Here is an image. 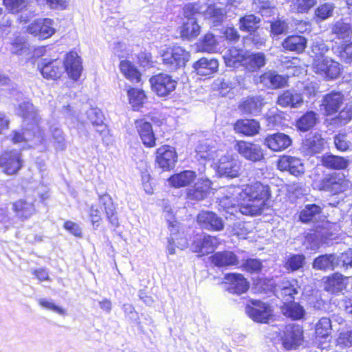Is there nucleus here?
I'll list each match as a JSON object with an SVG mask.
<instances>
[{"label":"nucleus","instance_id":"1","mask_svg":"<svg viewBox=\"0 0 352 352\" xmlns=\"http://www.w3.org/2000/svg\"><path fill=\"white\" fill-rule=\"evenodd\" d=\"M219 206L230 214L237 206L242 214H260L271 197L267 185L255 182L243 186H230L220 189Z\"/></svg>","mask_w":352,"mask_h":352},{"label":"nucleus","instance_id":"2","mask_svg":"<svg viewBox=\"0 0 352 352\" xmlns=\"http://www.w3.org/2000/svg\"><path fill=\"white\" fill-rule=\"evenodd\" d=\"M16 111L23 118V129L21 131H14L12 142L15 144L27 142L29 146L45 144L43 133L38 125L39 119L32 104L24 100L19 104Z\"/></svg>","mask_w":352,"mask_h":352},{"label":"nucleus","instance_id":"3","mask_svg":"<svg viewBox=\"0 0 352 352\" xmlns=\"http://www.w3.org/2000/svg\"><path fill=\"white\" fill-rule=\"evenodd\" d=\"M190 57V53L180 46L167 48L162 54L163 64L170 71L184 67Z\"/></svg>","mask_w":352,"mask_h":352},{"label":"nucleus","instance_id":"4","mask_svg":"<svg viewBox=\"0 0 352 352\" xmlns=\"http://www.w3.org/2000/svg\"><path fill=\"white\" fill-rule=\"evenodd\" d=\"M312 69L316 74L326 80L336 79L341 73L340 63L329 57L314 58Z\"/></svg>","mask_w":352,"mask_h":352},{"label":"nucleus","instance_id":"5","mask_svg":"<svg viewBox=\"0 0 352 352\" xmlns=\"http://www.w3.org/2000/svg\"><path fill=\"white\" fill-rule=\"evenodd\" d=\"M313 186L315 189L336 195L344 191L346 182L343 174L333 173L314 182Z\"/></svg>","mask_w":352,"mask_h":352},{"label":"nucleus","instance_id":"6","mask_svg":"<svg viewBox=\"0 0 352 352\" xmlns=\"http://www.w3.org/2000/svg\"><path fill=\"white\" fill-rule=\"evenodd\" d=\"M278 335L284 348L289 350L301 344L303 339V330L298 324H289L280 329Z\"/></svg>","mask_w":352,"mask_h":352},{"label":"nucleus","instance_id":"7","mask_svg":"<svg viewBox=\"0 0 352 352\" xmlns=\"http://www.w3.org/2000/svg\"><path fill=\"white\" fill-rule=\"evenodd\" d=\"M27 32L40 39L48 38L56 32L54 22L48 18L36 19L28 25Z\"/></svg>","mask_w":352,"mask_h":352},{"label":"nucleus","instance_id":"8","mask_svg":"<svg viewBox=\"0 0 352 352\" xmlns=\"http://www.w3.org/2000/svg\"><path fill=\"white\" fill-rule=\"evenodd\" d=\"M152 90L159 96H166L173 92L177 85V81L168 74H160L150 78Z\"/></svg>","mask_w":352,"mask_h":352},{"label":"nucleus","instance_id":"9","mask_svg":"<svg viewBox=\"0 0 352 352\" xmlns=\"http://www.w3.org/2000/svg\"><path fill=\"white\" fill-rule=\"evenodd\" d=\"M38 69L46 79L56 80L63 73V62L60 59L43 58L38 63Z\"/></svg>","mask_w":352,"mask_h":352},{"label":"nucleus","instance_id":"10","mask_svg":"<svg viewBox=\"0 0 352 352\" xmlns=\"http://www.w3.org/2000/svg\"><path fill=\"white\" fill-rule=\"evenodd\" d=\"M344 96L339 91H332L323 96L320 104L324 114L330 116L338 113L344 105Z\"/></svg>","mask_w":352,"mask_h":352},{"label":"nucleus","instance_id":"11","mask_svg":"<svg viewBox=\"0 0 352 352\" xmlns=\"http://www.w3.org/2000/svg\"><path fill=\"white\" fill-rule=\"evenodd\" d=\"M245 311L248 315L257 322H267L272 316L270 307L260 300L251 301V305H247Z\"/></svg>","mask_w":352,"mask_h":352},{"label":"nucleus","instance_id":"12","mask_svg":"<svg viewBox=\"0 0 352 352\" xmlns=\"http://www.w3.org/2000/svg\"><path fill=\"white\" fill-rule=\"evenodd\" d=\"M177 160V155L173 147L164 145L156 151V162L164 170L173 168Z\"/></svg>","mask_w":352,"mask_h":352},{"label":"nucleus","instance_id":"13","mask_svg":"<svg viewBox=\"0 0 352 352\" xmlns=\"http://www.w3.org/2000/svg\"><path fill=\"white\" fill-rule=\"evenodd\" d=\"M225 288L232 294H241L249 289V283L241 274L229 273L224 276Z\"/></svg>","mask_w":352,"mask_h":352},{"label":"nucleus","instance_id":"14","mask_svg":"<svg viewBox=\"0 0 352 352\" xmlns=\"http://www.w3.org/2000/svg\"><path fill=\"white\" fill-rule=\"evenodd\" d=\"M241 170L240 162L231 155H224L219 160L217 171L221 176L236 177Z\"/></svg>","mask_w":352,"mask_h":352},{"label":"nucleus","instance_id":"15","mask_svg":"<svg viewBox=\"0 0 352 352\" xmlns=\"http://www.w3.org/2000/svg\"><path fill=\"white\" fill-rule=\"evenodd\" d=\"M236 148L242 157L253 162H259L264 157L261 147L252 142L239 141Z\"/></svg>","mask_w":352,"mask_h":352},{"label":"nucleus","instance_id":"16","mask_svg":"<svg viewBox=\"0 0 352 352\" xmlns=\"http://www.w3.org/2000/svg\"><path fill=\"white\" fill-rule=\"evenodd\" d=\"M22 161L19 152H6L0 157V167L7 175L15 174L21 167Z\"/></svg>","mask_w":352,"mask_h":352},{"label":"nucleus","instance_id":"17","mask_svg":"<svg viewBox=\"0 0 352 352\" xmlns=\"http://www.w3.org/2000/svg\"><path fill=\"white\" fill-rule=\"evenodd\" d=\"M220 243L219 239L216 236H199L193 241L191 249L194 252L201 253L204 255L212 252Z\"/></svg>","mask_w":352,"mask_h":352},{"label":"nucleus","instance_id":"18","mask_svg":"<svg viewBox=\"0 0 352 352\" xmlns=\"http://www.w3.org/2000/svg\"><path fill=\"white\" fill-rule=\"evenodd\" d=\"M197 221L201 228L208 230L220 231L224 228L222 219L213 212L201 211L197 215Z\"/></svg>","mask_w":352,"mask_h":352},{"label":"nucleus","instance_id":"19","mask_svg":"<svg viewBox=\"0 0 352 352\" xmlns=\"http://www.w3.org/2000/svg\"><path fill=\"white\" fill-rule=\"evenodd\" d=\"M135 126L145 146L152 148L156 145L153 127L149 122L144 119L137 120L135 122Z\"/></svg>","mask_w":352,"mask_h":352},{"label":"nucleus","instance_id":"20","mask_svg":"<svg viewBox=\"0 0 352 352\" xmlns=\"http://www.w3.org/2000/svg\"><path fill=\"white\" fill-rule=\"evenodd\" d=\"M278 168L282 171L287 170L292 175L298 176L304 173L305 167L300 158L283 155L278 160Z\"/></svg>","mask_w":352,"mask_h":352},{"label":"nucleus","instance_id":"21","mask_svg":"<svg viewBox=\"0 0 352 352\" xmlns=\"http://www.w3.org/2000/svg\"><path fill=\"white\" fill-rule=\"evenodd\" d=\"M64 68L69 78L74 80L79 78L82 67L81 59L76 52H70L66 55L63 63Z\"/></svg>","mask_w":352,"mask_h":352},{"label":"nucleus","instance_id":"22","mask_svg":"<svg viewBox=\"0 0 352 352\" xmlns=\"http://www.w3.org/2000/svg\"><path fill=\"white\" fill-rule=\"evenodd\" d=\"M210 260L217 267H228L240 263L237 256L228 250L215 252L210 257Z\"/></svg>","mask_w":352,"mask_h":352},{"label":"nucleus","instance_id":"23","mask_svg":"<svg viewBox=\"0 0 352 352\" xmlns=\"http://www.w3.org/2000/svg\"><path fill=\"white\" fill-rule=\"evenodd\" d=\"M290 137L283 133H277L268 135L264 144L274 151H281L287 148L292 144Z\"/></svg>","mask_w":352,"mask_h":352},{"label":"nucleus","instance_id":"24","mask_svg":"<svg viewBox=\"0 0 352 352\" xmlns=\"http://www.w3.org/2000/svg\"><path fill=\"white\" fill-rule=\"evenodd\" d=\"M211 188V182L208 179H199L187 191V198L191 201H201L205 199Z\"/></svg>","mask_w":352,"mask_h":352},{"label":"nucleus","instance_id":"25","mask_svg":"<svg viewBox=\"0 0 352 352\" xmlns=\"http://www.w3.org/2000/svg\"><path fill=\"white\" fill-rule=\"evenodd\" d=\"M279 288V291L276 289V292L284 302H292L295 295L298 294L300 290L298 282L295 279L283 280Z\"/></svg>","mask_w":352,"mask_h":352},{"label":"nucleus","instance_id":"26","mask_svg":"<svg viewBox=\"0 0 352 352\" xmlns=\"http://www.w3.org/2000/svg\"><path fill=\"white\" fill-rule=\"evenodd\" d=\"M264 104L265 102L261 97H250L244 100L239 107L243 114L256 116L261 113Z\"/></svg>","mask_w":352,"mask_h":352},{"label":"nucleus","instance_id":"27","mask_svg":"<svg viewBox=\"0 0 352 352\" xmlns=\"http://www.w3.org/2000/svg\"><path fill=\"white\" fill-rule=\"evenodd\" d=\"M303 103L300 94L295 90H287L280 94L277 100V104L283 107L298 108Z\"/></svg>","mask_w":352,"mask_h":352},{"label":"nucleus","instance_id":"28","mask_svg":"<svg viewBox=\"0 0 352 352\" xmlns=\"http://www.w3.org/2000/svg\"><path fill=\"white\" fill-rule=\"evenodd\" d=\"M219 63L214 58H201L193 65V68L199 76H208L217 72Z\"/></svg>","mask_w":352,"mask_h":352},{"label":"nucleus","instance_id":"29","mask_svg":"<svg viewBox=\"0 0 352 352\" xmlns=\"http://www.w3.org/2000/svg\"><path fill=\"white\" fill-rule=\"evenodd\" d=\"M234 129L236 133L247 136H254L259 133L261 126L260 123L254 119L240 120L235 123Z\"/></svg>","mask_w":352,"mask_h":352},{"label":"nucleus","instance_id":"30","mask_svg":"<svg viewBox=\"0 0 352 352\" xmlns=\"http://www.w3.org/2000/svg\"><path fill=\"white\" fill-rule=\"evenodd\" d=\"M99 205L103 208L109 223L113 226L118 227L119 225L118 219L111 197L107 194L100 195L99 197Z\"/></svg>","mask_w":352,"mask_h":352},{"label":"nucleus","instance_id":"31","mask_svg":"<svg viewBox=\"0 0 352 352\" xmlns=\"http://www.w3.org/2000/svg\"><path fill=\"white\" fill-rule=\"evenodd\" d=\"M197 177L195 172L192 170H184L179 173L172 175L168 179L170 186L175 188L185 187L193 182Z\"/></svg>","mask_w":352,"mask_h":352},{"label":"nucleus","instance_id":"32","mask_svg":"<svg viewBox=\"0 0 352 352\" xmlns=\"http://www.w3.org/2000/svg\"><path fill=\"white\" fill-rule=\"evenodd\" d=\"M245 53L236 47L228 50L223 55L226 65L230 67H238L244 63Z\"/></svg>","mask_w":352,"mask_h":352},{"label":"nucleus","instance_id":"33","mask_svg":"<svg viewBox=\"0 0 352 352\" xmlns=\"http://www.w3.org/2000/svg\"><path fill=\"white\" fill-rule=\"evenodd\" d=\"M324 140L319 134L309 135L302 142V148L307 153H320L324 146Z\"/></svg>","mask_w":352,"mask_h":352},{"label":"nucleus","instance_id":"34","mask_svg":"<svg viewBox=\"0 0 352 352\" xmlns=\"http://www.w3.org/2000/svg\"><path fill=\"white\" fill-rule=\"evenodd\" d=\"M119 67L121 73L127 80L133 83L140 82L141 74L131 62L127 60H121Z\"/></svg>","mask_w":352,"mask_h":352},{"label":"nucleus","instance_id":"35","mask_svg":"<svg viewBox=\"0 0 352 352\" xmlns=\"http://www.w3.org/2000/svg\"><path fill=\"white\" fill-rule=\"evenodd\" d=\"M200 33V26L195 18L189 19L184 21L180 27V36L184 39H192L197 37Z\"/></svg>","mask_w":352,"mask_h":352},{"label":"nucleus","instance_id":"36","mask_svg":"<svg viewBox=\"0 0 352 352\" xmlns=\"http://www.w3.org/2000/svg\"><path fill=\"white\" fill-rule=\"evenodd\" d=\"M322 164L331 169H345L349 164V160L343 157L333 155H325L322 157Z\"/></svg>","mask_w":352,"mask_h":352},{"label":"nucleus","instance_id":"37","mask_svg":"<svg viewBox=\"0 0 352 352\" xmlns=\"http://www.w3.org/2000/svg\"><path fill=\"white\" fill-rule=\"evenodd\" d=\"M129 104L135 111H139L146 101L144 91L138 88H130L127 91Z\"/></svg>","mask_w":352,"mask_h":352},{"label":"nucleus","instance_id":"38","mask_svg":"<svg viewBox=\"0 0 352 352\" xmlns=\"http://www.w3.org/2000/svg\"><path fill=\"white\" fill-rule=\"evenodd\" d=\"M12 209L16 216L21 219L30 217L35 212L34 204L26 200L20 199L12 205Z\"/></svg>","mask_w":352,"mask_h":352},{"label":"nucleus","instance_id":"39","mask_svg":"<svg viewBox=\"0 0 352 352\" xmlns=\"http://www.w3.org/2000/svg\"><path fill=\"white\" fill-rule=\"evenodd\" d=\"M307 45V39L302 36H290L283 42V47L289 51L298 53L304 51Z\"/></svg>","mask_w":352,"mask_h":352},{"label":"nucleus","instance_id":"40","mask_svg":"<svg viewBox=\"0 0 352 352\" xmlns=\"http://www.w3.org/2000/svg\"><path fill=\"white\" fill-rule=\"evenodd\" d=\"M265 64V56L262 52L245 55L243 66L248 71H255Z\"/></svg>","mask_w":352,"mask_h":352},{"label":"nucleus","instance_id":"41","mask_svg":"<svg viewBox=\"0 0 352 352\" xmlns=\"http://www.w3.org/2000/svg\"><path fill=\"white\" fill-rule=\"evenodd\" d=\"M336 254H324L317 257L313 263L314 268L320 270H333L338 267Z\"/></svg>","mask_w":352,"mask_h":352},{"label":"nucleus","instance_id":"42","mask_svg":"<svg viewBox=\"0 0 352 352\" xmlns=\"http://www.w3.org/2000/svg\"><path fill=\"white\" fill-rule=\"evenodd\" d=\"M261 82L267 87L279 88L287 83V80L280 74L274 72H268L261 76Z\"/></svg>","mask_w":352,"mask_h":352},{"label":"nucleus","instance_id":"43","mask_svg":"<svg viewBox=\"0 0 352 352\" xmlns=\"http://www.w3.org/2000/svg\"><path fill=\"white\" fill-rule=\"evenodd\" d=\"M283 314L288 318L293 320H300L303 318L305 311L304 308L296 302H284L282 307Z\"/></svg>","mask_w":352,"mask_h":352},{"label":"nucleus","instance_id":"44","mask_svg":"<svg viewBox=\"0 0 352 352\" xmlns=\"http://www.w3.org/2000/svg\"><path fill=\"white\" fill-rule=\"evenodd\" d=\"M344 287V278L340 274H334L331 276L327 277L324 284V289L331 293L341 292Z\"/></svg>","mask_w":352,"mask_h":352},{"label":"nucleus","instance_id":"45","mask_svg":"<svg viewBox=\"0 0 352 352\" xmlns=\"http://www.w3.org/2000/svg\"><path fill=\"white\" fill-rule=\"evenodd\" d=\"M261 19L254 14H248L239 19V27L243 32H254L259 25Z\"/></svg>","mask_w":352,"mask_h":352},{"label":"nucleus","instance_id":"46","mask_svg":"<svg viewBox=\"0 0 352 352\" xmlns=\"http://www.w3.org/2000/svg\"><path fill=\"white\" fill-rule=\"evenodd\" d=\"M320 212V206L316 204H307L301 210L299 219L303 223L313 221L317 219Z\"/></svg>","mask_w":352,"mask_h":352},{"label":"nucleus","instance_id":"47","mask_svg":"<svg viewBox=\"0 0 352 352\" xmlns=\"http://www.w3.org/2000/svg\"><path fill=\"white\" fill-rule=\"evenodd\" d=\"M317 120V114L314 111H310L298 119L296 126L301 131H307L316 124Z\"/></svg>","mask_w":352,"mask_h":352},{"label":"nucleus","instance_id":"48","mask_svg":"<svg viewBox=\"0 0 352 352\" xmlns=\"http://www.w3.org/2000/svg\"><path fill=\"white\" fill-rule=\"evenodd\" d=\"M331 32L338 38H346L352 34V26L349 23L344 22L341 19L333 23Z\"/></svg>","mask_w":352,"mask_h":352},{"label":"nucleus","instance_id":"49","mask_svg":"<svg viewBox=\"0 0 352 352\" xmlns=\"http://www.w3.org/2000/svg\"><path fill=\"white\" fill-rule=\"evenodd\" d=\"M87 120L96 127L97 131H102L104 129L103 124L104 116L102 111L98 108H91L86 112Z\"/></svg>","mask_w":352,"mask_h":352},{"label":"nucleus","instance_id":"50","mask_svg":"<svg viewBox=\"0 0 352 352\" xmlns=\"http://www.w3.org/2000/svg\"><path fill=\"white\" fill-rule=\"evenodd\" d=\"M210 146L208 140L201 142L196 148L197 157L203 160H214L216 157V151Z\"/></svg>","mask_w":352,"mask_h":352},{"label":"nucleus","instance_id":"51","mask_svg":"<svg viewBox=\"0 0 352 352\" xmlns=\"http://www.w3.org/2000/svg\"><path fill=\"white\" fill-rule=\"evenodd\" d=\"M205 16L212 21L213 23H221L226 18V12L215 5H210L205 11Z\"/></svg>","mask_w":352,"mask_h":352},{"label":"nucleus","instance_id":"52","mask_svg":"<svg viewBox=\"0 0 352 352\" xmlns=\"http://www.w3.org/2000/svg\"><path fill=\"white\" fill-rule=\"evenodd\" d=\"M328 237L326 234L324 228H322L320 230H317L313 234L309 235L306 239V242L308 243L310 240H312V243L307 246V248L311 250H316L319 248L320 243L324 242Z\"/></svg>","mask_w":352,"mask_h":352},{"label":"nucleus","instance_id":"53","mask_svg":"<svg viewBox=\"0 0 352 352\" xmlns=\"http://www.w3.org/2000/svg\"><path fill=\"white\" fill-rule=\"evenodd\" d=\"M333 326L331 319L322 318L316 324V333L318 336L325 338L330 334Z\"/></svg>","mask_w":352,"mask_h":352},{"label":"nucleus","instance_id":"54","mask_svg":"<svg viewBox=\"0 0 352 352\" xmlns=\"http://www.w3.org/2000/svg\"><path fill=\"white\" fill-rule=\"evenodd\" d=\"M316 0H293L292 10L297 13H307L316 4Z\"/></svg>","mask_w":352,"mask_h":352},{"label":"nucleus","instance_id":"55","mask_svg":"<svg viewBox=\"0 0 352 352\" xmlns=\"http://www.w3.org/2000/svg\"><path fill=\"white\" fill-rule=\"evenodd\" d=\"M54 146L56 150L63 151L65 148V140L62 130L58 126L50 127Z\"/></svg>","mask_w":352,"mask_h":352},{"label":"nucleus","instance_id":"56","mask_svg":"<svg viewBox=\"0 0 352 352\" xmlns=\"http://www.w3.org/2000/svg\"><path fill=\"white\" fill-rule=\"evenodd\" d=\"M305 256L302 254H294L288 257L285 262V267L292 272L296 271L303 267Z\"/></svg>","mask_w":352,"mask_h":352},{"label":"nucleus","instance_id":"57","mask_svg":"<svg viewBox=\"0 0 352 352\" xmlns=\"http://www.w3.org/2000/svg\"><path fill=\"white\" fill-rule=\"evenodd\" d=\"M217 47V41L212 34H206L200 42L199 47L203 52H212Z\"/></svg>","mask_w":352,"mask_h":352},{"label":"nucleus","instance_id":"58","mask_svg":"<svg viewBox=\"0 0 352 352\" xmlns=\"http://www.w3.org/2000/svg\"><path fill=\"white\" fill-rule=\"evenodd\" d=\"M6 8L12 13L21 12L28 6L26 0H3Z\"/></svg>","mask_w":352,"mask_h":352},{"label":"nucleus","instance_id":"59","mask_svg":"<svg viewBox=\"0 0 352 352\" xmlns=\"http://www.w3.org/2000/svg\"><path fill=\"white\" fill-rule=\"evenodd\" d=\"M336 263L338 267L348 268L352 267V250L348 249L344 252L336 256Z\"/></svg>","mask_w":352,"mask_h":352},{"label":"nucleus","instance_id":"60","mask_svg":"<svg viewBox=\"0 0 352 352\" xmlns=\"http://www.w3.org/2000/svg\"><path fill=\"white\" fill-rule=\"evenodd\" d=\"M329 51L327 45L322 41H316L311 45V53L314 58L326 57L324 55Z\"/></svg>","mask_w":352,"mask_h":352},{"label":"nucleus","instance_id":"61","mask_svg":"<svg viewBox=\"0 0 352 352\" xmlns=\"http://www.w3.org/2000/svg\"><path fill=\"white\" fill-rule=\"evenodd\" d=\"M337 53L340 59L345 63L352 62V43L344 44L338 47Z\"/></svg>","mask_w":352,"mask_h":352},{"label":"nucleus","instance_id":"62","mask_svg":"<svg viewBox=\"0 0 352 352\" xmlns=\"http://www.w3.org/2000/svg\"><path fill=\"white\" fill-rule=\"evenodd\" d=\"M334 6L332 3H326L320 5L316 10V16L321 20L328 19L332 15Z\"/></svg>","mask_w":352,"mask_h":352},{"label":"nucleus","instance_id":"63","mask_svg":"<svg viewBox=\"0 0 352 352\" xmlns=\"http://www.w3.org/2000/svg\"><path fill=\"white\" fill-rule=\"evenodd\" d=\"M262 264L259 260L248 258L241 265L243 270L248 272H258L261 270Z\"/></svg>","mask_w":352,"mask_h":352},{"label":"nucleus","instance_id":"64","mask_svg":"<svg viewBox=\"0 0 352 352\" xmlns=\"http://www.w3.org/2000/svg\"><path fill=\"white\" fill-rule=\"evenodd\" d=\"M334 144L336 148L341 151H345L351 146V143L347 140L345 134L340 133L335 136Z\"/></svg>","mask_w":352,"mask_h":352}]
</instances>
